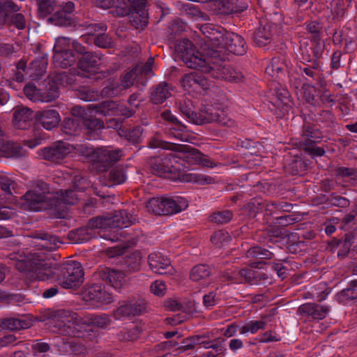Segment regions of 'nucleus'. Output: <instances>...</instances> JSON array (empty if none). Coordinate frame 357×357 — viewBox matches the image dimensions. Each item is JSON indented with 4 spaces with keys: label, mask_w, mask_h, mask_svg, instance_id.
Wrapping results in <instances>:
<instances>
[{
    "label": "nucleus",
    "mask_w": 357,
    "mask_h": 357,
    "mask_svg": "<svg viewBox=\"0 0 357 357\" xmlns=\"http://www.w3.org/2000/svg\"><path fill=\"white\" fill-rule=\"evenodd\" d=\"M8 10L17 12L19 10V7L12 2H7L6 3L0 2V29H2L8 22V17L9 16Z\"/></svg>",
    "instance_id": "nucleus-39"
},
{
    "label": "nucleus",
    "mask_w": 357,
    "mask_h": 357,
    "mask_svg": "<svg viewBox=\"0 0 357 357\" xmlns=\"http://www.w3.org/2000/svg\"><path fill=\"white\" fill-rule=\"evenodd\" d=\"M204 119L208 123L216 122L223 125L227 124L222 110L215 111L213 109H208L204 114Z\"/></svg>",
    "instance_id": "nucleus-40"
},
{
    "label": "nucleus",
    "mask_w": 357,
    "mask_h": 357,
    "mask_svg": "<svg viewBox=\"0 0 357 357\" xmlns=\"http://www.w3.org/2000/svg\"><path fill=\"white\" fill-rule=\"evenodd\" d=\"M73 47L77 52L79 68L85 72H96L97 67L101 63L100 55L98 53L86 52L84 47L79 43H74Z\"/></svg>",
    "instance_id": "nucleus-14"
},
{
    "label": "nucleus",
    "mask_w": 357,
    "mask_h": 357,
    "mask_svg": "<svg viewBox=\"0 0 357 357\" xmlns=\"http://www.w3.org/2000/svg\"><path fill=\"white\" fill-rule=\"evenodd\" d=\"M230 239L228 232L222 230L215 232L211 238L212 243L219 248L225 246Z\"/></svg>",
    "instance_id": "nucleus-43"
},
{
    "label": "nucleus",
    "mask_w": 357,
    "mask_h": 357,
    "mask_svg": "<svg viewBox=\"0 0 357 357\" xmlns=\"http://www.w3.org/2000/svg\"><path fill=\"white\" fill-rule=\"evenodd\" d=\"M61 272L57 282L65 289L75 288L83 282L84 273L79 262L73 261L64 265Z\"/></svg>",
    "instance_id": "nucleus-10"
},
{
    "label": "nucleus",
    "mask_w": 357,
    "mask_h": 357,
    "mask_svg": "<svg viewBox=\"0 0 357 357\" xmlns=\"http://www.w3.org/2000/svg\"><path fill=\"white\" fill-rule=\"evenodd\" d=\"M336 172L338 175H340L342 176H356L355 170L351 168L341 167H339L337 169Z\"/></svg>",
    "instance_id": "nucleus-62"
},
{
    "label": "nucleus",
    "mask_w": 357,
    "mask_h": 357,
    "mask_svg": "<svg viewBox=\"0 0 357 357\" xmlns=\"http://www.w3.org/2000/svg\"><path fill=\"white\" fill-rule=\"evenodd\" d=\"M77 41L71 42L70 38L66 37H59L56 39L54 46V52H69L75 51L73 44Z\"/></svg>",
    "instance_id": "nucleus-41"
},
{
    "label": "nucleus",
    "mask_w": 357,
    "mask_h": 357,
    "mask_svg": "<svg viewBox=\"0 0 357 357\" xmlns=\"http://www.w3.org/2000/svg\"><path fill=\"white\" fill-rule=\"evenodd\" d=\"M13 181L4 173L0 172V186L6 194L12 195Z\"/></svg>",
    "instance_id": "nucleus-47"
},
{
    "label": "nucleus",
    "mask_w": 357,
    "mask_h": 357,
    "mask_svg": "<svg viewBox=\"0 0 357 357\" xmlns=\"http://www.w3.org/2000/svg\"><path fill=\"white\" fill-rule=\"evenodd\" d=\"M319 132L306 130L303 132V135L307 138L310 142H316L320 138Z\"/></svg>",
    "instance_id": "nucleus-63"
},
{
    "label": "nucleus",
    "mask_w": 357,
    "mask_h": 357,
    "mask_svg": "<svg viewBox=\"0 0 357 357\" xmlns=\"http://www.w3.org/2000/svg\"><path fill=\"white\" fill-rule=\"evenodd\" d=\"M47 62L45 60L42 59L41 61H34L31 63L33 68H36L37 73L36 75H41L45 73L46 68Z\"/></svg>",
    "instance_id": "nucleus-56"
},
{
    "label": "nucleus",
    "mask_w": 357,
    "mask_h": 357,
    "mask_svg": "<svg viewBox=\"0 0 357 357\" xmlns=\"http://www.w3.org/2000/svg\"><path fill=\"white\" fill-rule=\"evenodd\" d=\"M177 156L176 153H168L158 157L157 162H162V166L155 165L153 166V172L155 174L161 176L166 172H172L176 169L175 163Z\"/></svg>",
    "instance_id": "nucleus-22"
},
{
    "label": "nucleus",
    "mask_w": 357,
    "mask_h": 357,
    "mask_svg": "<svg viewBox=\"0 0 357 357\" xmlns=\"http://www.w3.org/2000/svg\"><path fill=\"white\" fill-rule=\"evenodd\" d=\"M82 154L86 155L91 161L100 163L104 167L119 160L123 155L121 149H114L112 147H101L97 149L82 147Z\"/></svg>",
    "instance_id": "nucleus-11"
},
{
    "label": "nucleus",
    "mask_w": 357,
    "mask_h": 357,
    "mask_svg": "<svg viewBox=\"0 0 357 357\" xmlns=\"http://www.w3.org/2000/svg\"><path fill=\"white\" fill-rule=\"evenodd\" d=\"M3 327L6 329L14 331L20 330L24 327L22 321L18 319H8L3 321Z\"/></svg>",
    "instance_id": "nucleus-51"
},
{
    "label": "nucleus",
    "mask_w": 357,
    "mask_h": 357,
    "mask_svg": "<svg viewBox=\"0 0 357 357\" xmlns=\"http://www.w3.org/2000/svg\"><path fill=\"white\" fill-rule=\"evenodd\" d=\"M139 333L140 329L139 326L132 323L121 331L118 335L119 339L120 340L132 341L139 337Z\"/></svg>",
    "instance_id": "nucleus-32"
},
{
    "label": "nucleus",
    "mask_w": 357,
    "mask_h": 357,
    "mask_svg": "<svg viewBox=\"0 0 357 357\" xmlns=\"http://www.w3.org/2000/svg\"><path fill=\"white\" fill-rule=\"evenodd\" d=\"M260 275L261 273L259 270L242 269L231 273L227 272L224 277L227 280L236 283H242L243 282L255 283Z\"/></svg>",
    "instance_id": "nucleus-18"
},
{
    "label": "nucleus",
    "mask_w": 357,
    "mask_h": 357,
    "mask_svg": "<svg viewBox=\"0 0 357 357\" xmlns=\"http://www.w3.org/2000/svg\"><path fill=\"white\" fill-rule=\"evenodd\" d=\"M184 180L188 182H194L198 184H208L212 182L211 177L195 173L185 174Z\"/></svg>",
    "instance_id": "nucleus-45"
},
{
    "label": "nucleus",
    "mask_w": 357,
    "mask_h": 357,
    "mask_svg": "<svg viewBox=\"0 0 357 357\" xmlns=\"http://www.w3.org/2000/svg\"><path fill=\"white\" fill-rule=\"evenodd\" d=\"M45 90L38 89L34 84H29L24 88L25 96L34 102H50L59 97V89L54 84H48Z\"/></svg>",
    "instance_id": "nucleus-13"
},
{
    "label": "nucleus",
    "mask_w": 357,
    "mask_h": 357,
    "mask_svg": "<svg viewBox=\"0 0 357 357\" xmlns=\"http://www.w3.org/2000/svg\"><path fill=\"white\" fill-rule=\"evenodd\" d=\"M271 268L276 272L278 277L284 279L287 275V268L281 263H274Z\"/></svg>",
    "instance_id": "nucleus-60"
},
{
    "label": "nucleus",
    "mask_w": 357,
    "mask_h": 357,
    "mask_svg": "<svg viewBox=\"0 0 357 357\" xmlns=\"http://www.w3.org/2000/svg\"><path fill=\"white\" fill-rule=\"evenodd\" d=\"M6 24L14 26L19 30H22L26 27L27 21L23 14L14 12V13L9 14Z\"/></svg>",
    "instance_id": "nucleus-38"
},
{
    "label": "nucleus",
    "mask_w": 357,
    "mask_h": 357,
    "mask_svg": "<svg viewBox=\"0 0 357 357\" xmlns=\"http://www.w3.org/2000/svg\"><path fill=\"white\" fill-rule=\"evenodd\" d=\"M116 114L115 116L122 115L125 117H130L133 114V112L128 109L126 107L121 105L117 103Z\"/></svg>",
    "instance_id": "nucleus-61"
},
{
    "label": "nucleus",
    "mask_w": 357,
    "mask_h": 357,
    "mask_svg": "<svg viewBox=\"0 0 357 357\" xmlns=\"http://www.w3.org/2000/svg\"><path fill=\"white\" fill-rule=\"evenodd\" d=\"M75 152L82 154V147H74L67 142L59 141L50 147L40 149L38 154L45 160L59 162L66 157L73 156Z\"/></svg>",
    "instance_id": "nucleus-9"
},
{
    "label": "nucleus",
    "mask_w": 357,
    "mask_h": 357,
    "mask_svg": "<svg viewBox=\"0 0 357 357\" xmlns=\"http://www.w3.org/2000/svg\"><path fill=\"white\" fill-rule=\"evenodd\" d=\"M77 59V53L71 52H55L53 55V61L56 66L68 68L72 66Z\"/></svg>",
    "instance_id": "nucleus-28"
},
{
    "label": "nucleus",
    "mask_w": 357,
    "mask_h": 357,
    "mask_svg": "<svg viewBox=\"0 0 357 357\" xmlns=\"http://www.w3.org/2000/svg\"><path fill=\"white\" fill-rule=\"evenodd\" d=\"M165 306L171 311H176L181 308V305L174 299H168L165 301Z\"/></svg>",
    "instance_id": "nucleus-64"
},
{
    "label": "nucleus",
    "mask_w": 357,
    "mask_h": 357,
    "mask_svg": "<svg viewBox=\"0 0 357 357\" xmlns=\"http://www.w3.org/2000/svg\"><path fill=\"white\" fill-rule=\"evenodd\" d=\"M109 179L115 184H121L126 181V175L121 168H114L109 172Z\"/></svg>",
    "instance_id": "nucleus-48"
},
{
    "label": "nucleus",
    "mask_w": 357,
    "mask_h": 357,
    "mask_svg": "<svg viewBox=\"0 0 357 357\" xmlns=\"http://www.w3.org/2000/svg\"><path fill=\"white\" fill-rule=\"evenodd\" d=\"M16 211L8 206H0V220H6L13 218Z\"/></svg>",
    "instance_id": "nucleus-55"
},
{
    "label": "nucleus",
    "mask_w": 357,
    "mask_h": 357,
    "mask_svg": "<svg viewBox=\"0 0 357 357\" xmlns=\"http://www.w3.org/2000/svg\"><path fill=\"white\" fill-rule=\"evenodd\" d=\"M107 224L111 228H123L130 225L132 220L126 211L116 212L112 216H108Z\"/></svg>",
    "instance_id": "nucleus-29"
},
{
    "label": "nucleus",
    "mask_w": 357,
    "mask_h": 357,
    "mask_svg": "<svg viewBox=\"0 0 357 357\" xmlns=\"http://www.w3.org/2000/svg\"><path fill=\"white\" fill-rule=\"evenodd\" d=\"M36 119L47 130L56 127L61 121L59 114L55 109L39 111L36 114Z\"/></svg>",
    "instance_id": "nucleus-21"
},
{
    "label": "nucleus",
    "mask_w": 357,
    "mask_h": 357,
    "mask_svg": "<svg viewBox=\"0 0 357 357\" xmlns=\"http://www.w3.org/2000/svg\"><path fill=\"white\" fill-rule=\"evenodd\" d=\"M42 139L40 132L36 131L34 132L33 139L24 140V144L30 149H33L41 144Z\"/></svg>",
    "instance_id": "nucleus-52"
},
{
    "label": "nucleus",
    "mask_w": 357,
    "mask_h": 357,
    "mask_svg": "<svg viewBox=\"0 0 357 357\" xmlns=\"http://www.w3.org/2000/svg\"><path fill=\"white\" fill-rule=\"evenodd\" d=\"M81 122V119H67L64 121V128L66 130V132L68 134H73L72 130L74 129L75 126L78 123Z\"/></svg>",
    "instance_id": "nucleus-59"
},
{
    "label": "nucleus",
    "mask_w": 357,
    "mask_h": 357,
    "mask_svg": "<svg viewBox=\"0 0 357 357\" xmlns=\"http://www.w3.org/2000/svg\"><path fill=\"white\" fill-rule=\"evenodd\" d=\"M232 218V213L229 211H224L215 213L212 215L211 219L217 223H226Z\"/></svg>",
    "instance_id": "nucleus-49"
},
{
    "label": "nucleus",
    "mask_w": 357,
    "mask_h": 357,
    "mask_svg": "<svg viewBox=\"0 0 357 357\" xmlns=\"http://www.w3.org/2000/svg\"><path fill=\"white\" fill-rule=\"evenodd\" d=\"M59 202L66 204H75L79 199V195L72 190L61 191L57 197Z\"/></svg>",
    "instance_id": "nucleus-44"
},
{
    "label": "nucleus",
    "mask_w": 357,
    "mask_h": 357,
    "mask_svg": "<svg viewBox=\"0 0 357 357\" xmlns=\"http://www.w3.org/2000/svg\"><path fill=\"white\" fill-rule=\"evenodd\" d=\"M50 322L57 329V332L68 335L80 337L82 325L77 314L65 310H58L50 313Z\"/></svg>",
    "instance_id": "nucleus-6"
},
{
    "label": "nucleus",
    "mask_w": 357,
    "mask_h": 357,
    "mask_svg": "<svg viewBox=\"0 0 357 357\" xmlns=\"http://www.w3.org/2000/svg\"><path fill=\"white\" fill-rule=\"evenodd\" d=\"M200 30L207 38L202 52L209 50L211 54L224 58L229 53L242 55L245 52L244 39L235 33H229L224 28L212 24H204Z\"/></svg>",
    "instance_id": "nucleus-2"
},
{
    "label": "nucleus",
    "mask_w": 357,
    "mask_h": 357,
    "mask_svg": "<svg viewBox=\"0 0 357 357\" xmlns=\"http://www.w3.org/2000/svg\"><path fill=\"white\" fill-rule=\"evenodd\" d=\"M280 340L278 335L272 331H267L261 335L259 341L261 342H269L278 341Z\"/></svg>",
    "instance_id": "nucleus-57"
},
{
    "label": "nucleus",
    "mask_w": 357,
    "mask_h": 357,
    "mask_svg": "<svg viewBox=\"0 0 357 357\" xmlns=\"http://www.w3.org/2000/svg\"><path fill=\"white\" fill-rule=\"evenodd\" d=\"M167 290L166 285L161 280H155L151 286V292L157 296H162L165 294Z\"/></svg>",
    "instance_id": "nucleus-50"
},
{
    "label": "nucleus",
    "mask_w": 357,
    "mask_h": 357,
    "mask_svg": "<svg viewBox=\"0 0 357 357\" xmlns=\"http://www.w3.org/2000/svg\"><path fill=\"white\" fill-rule=\"evenodd\" d=\"M153 64V59L149 58L146 63L138 64L131 71L128 72L121 80L120 84H112L105 87L102 90V95L107 96H116L119 95L123 90L130 88L136 80L137 83L144 85L146 79L153 75L152 66Z\"/></svg>",
    "instance_id": "nucleus-5"
},
{
    "label": "nucleus",
    "mask_w": 357,
    "mask_h": 357,
    "mask_svg": "<svg viewBox=\"0 0 357 357\" xmlns=\"http://www.w3.org/2000/svg\"><path fill=\"white\" fill-rule=\"evenodd\" d=\"M105 274L109 282L116 289H121L126 284L124 274L119 271L108 270Z\"/></svg>",
    "instance_id": "nucleus-31"
},
{
    "label": "nucleus",
    "mask_w": 357,
    "mask_h": 357,
    "mask_svg": "<svg viewBox=\"0 0 357 357\" xmlns=\"http://www.w3.org/2000/svg\"><path fill=\"white\" fill-rule=\"evenodd\" d=\"M117 103L112 100L102 102L99 106L93 107L98 114L104 116H115L116 114Z\"/></svg>",
    "instance_id": "nucleus-36"
},
{
    "label": "nucleus",
    "mask_w": 357,
    "mask_h": 357,
    "mask_svg": "<svg viewBox=\"0 0 357 357\" xmlns=\"http://www.w3.org/2000/svg\"><path fill=\"white\" fill-rule=\"evenodd\" d=\"M145 309L146 305L142 301L134 303L123 301L114 312V315L116 319H121L127 317L141 314Z\"/></svg>",
    "instance_id": "nucleus-17"
},
{
    "label": "nucleus",
    "mask_w": 357,
    "mask_h": 357,
    "mask_svg": "<svg viewBox=\"0 0 357 357\" xmlns=\"http://www.w3.org/2000/svg\"><path fill=\"white\" fill-rule=\"evenodd\" d=\"M48 188L45 183L34 186L21 197L20 205L24 210L40 211L47 208L48 203L47 193Z\"/></svg>",
    "instance_id": "nucleus-8"
},
{
    "label": "nucleus",
    "mask_w": 357,
    "mask_h": 357,
    "mask_svg": "<svg viewBox=\"0 0 357 357\" xmlns=\"http://www.w3.org/2000/svg\"><path fill=\"white\" fill-rule=\"evenodd\" d=\"M248 255L252 257H259L260 259L269 257L270 254L263 251L260 247H253L248 251Z\"/></svg>",
    "instance_id": "nucleus-53"
},
{
    "label": "nucleus",
    "mask_w": 357,
    "mask_h": 357,
    "mask_svg": "<svg viewBox=\"0 0 357 357\" xmlns=\"http://www.w3.org/2000/svg\"><path fill=\"white\" fill-rule=\"evenodd\" d=\"M181 84L183 89L189 92H199L201 90L208 89L211 86L206 78L198 76L195 73L185 74L182 77Z\"/></svg>",
    "instance_id": "nucleus-16"
},
{
    "label": "nucleus",
    "mask_w": 357,
    "mask_h": 357,
    "mask_svg": "<svg viewBox=\"0 0 357 357\" xmlns=\"http://www.w3.org/2000/svg\"><path fill=\"white\" fill-rule=\"evenodd\" d=\"M74 7L73 2H67L62 10H56L54 15L50 18V20L57 26H66L69 25L70 21L68 15L73 11Z\"/></svg>",
    "instance_id": "nucleus-24"
},
{
    "label": "nucleus",
    "mask_w": 357,
    "mask_h": 357,
    "mask_svg": "<svg viewBox=\"0 0 357 357\" xmlns=\"http://www.w3.org/2000/svg\"><path fill=\"white\" fill-rule=\"evenodd\" d=\"M150 268L155 273L165 274L171 268L169 259L160 252H153L149 256Z\"/></svg>",
    "instance_id": "nucleus-20"
},
{
    "label": "nucleus",
    "mask_w": 357,
    "mask_h": 357,
    "mask_svg": "<svg viewBox=\"0 0 357 357\" xmlns=\"http://www.w3.org/2000/svg\"><path fill=\"white\" fill-rule=\"evenodd\" d=\"M203 303L206 307H212L218 303V297L215 293L210 292L204 296Z\"/></svg>",
    "instance_id": "nucleus-54"
},
{
    "label": "nucleus",
    "mask_w": 357,
    "mask_h": 357,
    "mask_svg": "<svg viewBox=\"0 0 357 357\" xmlns=\"http://www.w3.org/2000/svg\"><path fill=\"white\" fill-rule=\"evenodd\" d=\"M281 70L282 68L277 64L276 61H274L267 66L266 73L272 77H278V75L281 71Z\"/></svg>",
    "instance_id": "nucleus-58"
},
{
    "label": "nucleus",
    "mask_w": 357,
    "mask_h": 357,
    "mask_svg": "<svg viewBox=\"0 0 357 357\" xmlns=\"http://www.w3.org/2000/svg\"><path fill=\"white\" fill-rule=\"evenodd\" d=\"M172 88L167 83H160L155 87L151 94V98L155 104H160L172 96Z\"/></svg>",
    "instance_id": "nucleus-26"
},
{
    "label": "nucleus",
    "mask_w": 357,
    "mask_h": 357,
    "mask_svg": "<svg viewBox=\"0 0 357 357\" xmlns=\"http://www.w3.org/2000/svg\"><path fill=\"white\" fill-rule=\"evenodd\" d=\"M188 157L192 158L195 162L199 163L204 167L213 168L215 165L210 158L197 151L190 152Z\"/></svg>",
    "instance_id": "nucleus-42"
},
{
    "label": "nucleus",
    "mask_w": 357,
    "mask_h": 357,
    "mask_svg": "<svg viewBox=\"0 0 357 357\" xmlns=\"http://www.w3.org/2000/svg\"><path fill=\"white\" fill-rule=\"evenodd\" d=\"M33 112L24 107H17L13 111V123L15 128L24 130L31 125Z\"/></svg>",
    "instance_id": "nucleus-19"
},
{
    "label": "nucleus",
    "mask_w": 357,
    "mask_h": 357,
    "mask_svg": "<svg viewBox=\"0 0 357 357\" xmlns=\"http://www.w3.org/2000/svg\"><path fill=\"white\" fill-rule=\"evenodd\" d=\"M74 115H79L84 128L89 132H96L104 128L103 122L97 118H93L98 113L93 108L84 109L75 107L73 110Z\"/></svg>",
    "instance_id": "nucleus-15"
},
{
    "label": "nucleus",
    "mask_w": 357,
    "mask_h": 357,
    "mask_svg": "<svg viewBox=\"0 0 357 357\" xmlns=\"http://www.w3.org/2000/svg\"><path fill=\"white\" fill-rule=\"evenodd\" d=\"M175 51L188 68L198 69L213 77L229 82H238L243 78L241 72L231 68L225 61L226 58L211 54L209 50L206 52L197 51L188 39L178 41Z\"/></svg>",
    "instance_id": "nucleus-1"
},
{
    "label": "nucleus",
    "mask_w": 357,
    "mask_h": 357,
    "mask_svg": "<svg viewBox=\"0 0 357 357\" xmlns=\"http://www.w3.org/2000/svg\"><path fill=\"white\" fill-rule=\"evenodd\" d=\"M82 298L89 305L95 307H102L114 301L112 294L99 284L85 287L82 291Z\"/></svg>",
    "instance_id": "nucleus-12"
},
{
    "label": "nucleus",
    "mask_w": 357,
    "mask_h": 357,
    "mask_svg": "<svg viewBox=\"0 0 357 357\" xmlns=\"http://www.w3.org/2000/svg\"><path fill=\"white\" fill-rule=\"evenodd\" d=\"M266 322L263 320L250 321L239 328V333L245 335L248 333H256L259 330L264 329Z\"/></svg>",
    "instance_id": "nucleus-37"
},
{
    "label": "nucleus",
    "mask_w": 357,
    "mask_h": 357,
    "mask_svg": "<svg viewBox=\"0 0 357 357\" xmlns=\"http://www.w3.org/2000/svg\"><path fill=\"white\" fill-rule=\"evenodd\" d=\"M107 220L108 216L96 217L89 220L88 227L91 229L109 227V225L107 224L109 221Z\"/></svg>",
    "instance_id": "nucleus-46"
},
{
    "label": "nucleus",
    "mask_w": 357,
    "mask_h": 357,
    "mask_svg": "<svg viewBox=\"0 0 357 357\" xmlns=\"http://www.w3.org/2000/svg\"><path fill=\"white\" fill-rule=\"evenodd\" d=\"M298 311L301 314L310 316L313 319H322L328 314L329 308L314 303H305L299 307Z\"/></svg>",
    "instance_id": "nucleus-23"
},
{
    "label": "nucleus",
    "mask_w": 357,
    "mask_h": 357,
    "mask_svg": "<svg viewBox=\"0 0 357 357\" xmlns=\"http://www.w3.org/2000/svg\"><path fill=\"white\" fill-rule=\"evenodd\" d=\"M38 6V15L45 17L59 6L56 0H37Z\"/></svg>",
    "instance_id": "nucleus-35"
},
{
    "label": "nucleus",
    "mask_w": 357,
    "mask_h": 357,
    "mask_svg": "<svg viewBox=\"0 0 357 357\" xmlns=\"http://www.w3.org/2000/svg\"><path fill=\"white\" fill-rule=\"evenodd\" d=\"M211 273L210 268L204 264L194 266L190 272V279L195 282L206 280Z\"/></svg>",
    "instance_id": "nucleus-34"
},
{
    "label": "nucleus",
    "mask_w": 357,
    "mask_h": 357,
    "mask_svg": "<svg viewBox=\"0 0 357 357\" xmlns=\"http://www.w3.org/2000/svg\"><path fill=\"white\" fill-rule=\"evenodd\" d=\"M93 28H98L100 34L94 38L95 44L103 48H109L112 45V39L105 34L106 31V26L103 24H95L92 26Z\"/></svg>",
    "instance_id": "nucleus-33"
},
{
    "label": "nucleus",
    "mask_w": 357,
    "mask_h": 357,
    "mask_svg": "<svg viewBox=\"0 0 357 357\" xmlns=\"http://www.w3.org/2000/svg\"><path fill=\"white\" fill-rule=\"evenodd\" d=\"M95 4L101 8H116L115 13L119 16L129 14L130 20L137 27L144 26L148 24V14L146 10V0H94Z\"/></svg>",
    "instance_id": "nucleus-4"
},
{
    "label": "nucleus",
    "mask_w": 357,
    "mask_h": 357,
    "mask_svg": "<svg viewBox=\"0 0 357 357\" xmlns=\"http://www.w3.org/2000/svg\"><path fill=\"white\" fill-rule=\"evenodd\" d=\"M272 34V26L268 23H261L254 33V40L259 46L265 45L270 42Z\"/></svg>",
    "instance_id": "nucleus-27"
},
{
    "label": "nucleus",
    "mask_w": 357,
    "mask_h": 357,
    "mask_svg": "<svg viewBox=\"0 0 357 357\" xmlns=\"http://www.w3.org/2000/svg\"><path fill=\"white\" fill-rule=\"evenodd\" d=\"M10 259L17 270L32 273V276L40 280H46L54 274L50 259L43 254L18 252L10 255Z\"/></svg>",
    "instance_id": "nucleus-3"
},
{
    "label": "nucleus",
    "mask_w": 357,
    "mask_h": 357,
    "mask_svg": "<svg viewBox=\"0 0 357 357\" xmlns=\"http://www.w3.org/2000/svg\"><path fill=\"white\" fill-rule=\"evenodd\" d=\"M188 206V201L182 197H153L146 204L148 211L155 215H172L184 211Z\"/></svg>",
    "instance_id": "nucleus-7"
},
{
    "label": "nucleus",
    "mask_w": 357,
    "mask_h": 357,
    "mask_svg": "<svg viewBox=\"0 0 357 357\" xmlns=\"http://www.w3.org/2000/svg\"><path fill=\"white\" fill-rule=\"evenodd\" d=\"M215 4L218 7L219 12L224 15L240 13L248 8L246 4L238 6L237 0H215Z\"/></svg>",
    "instance_id": "nucleus-25"
},
{
    "label": "nucleus",
    "mask_w": 357,
    "mask_h": 357,
    "mask_svg": "<svg viewBox=\"0 0 357 357\" xmlns=\"http://www.w3.org/2000/svg\"><path fill=\"white\" fill-rule=\"evenodd\" d=\"M84 323L100 328H107L112 324V319L106 314H93L86 317Z\"/></svg>",
    "instance_id": "nucleus-30"
}]
</instances>
